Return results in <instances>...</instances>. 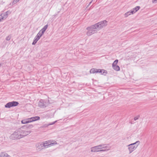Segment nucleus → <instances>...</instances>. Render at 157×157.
<instances>
[{
	"label": "nucleus",
	"instance_id": "aec40b11",
	"mask_svg": "<svg viewBox=\"0 0 157 157\" xmlns=\"http://www.w3.org/2000/svg\"><path fill=\"white\" fill-rule=\"evenodd\" d=\"M131 14H132V13L131 12V10H130V11H128V12H127V13H125L124 14V15L125 16V17H127L128 16L130 15Z\"/></svg>",
	"mask_w": 157,
	"mask_h": 157
},
{
	"label": "nucleus",
	"instance_id": "4be33fe9",
	"mask_svg": "<svg viewBox=\"0 0 157 157\" xmlns=\"http://www.w3.org/2000/svg\"><path fill=\"white\" fill-rule=\"evenodd\" d=\"M30 121H27V120H22L21 122L22 124H25L27 123H29Z\"/></svg>",
	"mask_w": 157,
	"mask_h": 157
},
{
	"label": "nucleus",
	"instance_id": "5701e85b",
	"mask_svg": "<svg viewBox=\"0 0 157 157\" xmlns=\"http://www.w3.org/2000/svg\"><path fill=\"white\" fill-rule=\"evenodd\" d=\"M11 38V36L10 35H9L8 36L6 37V40H10V39Z\"/></svg>",
	"mask_w": 157,
	"mask_h": 157
},
{
	"label": "nucleus",
	"instance_id": "cd10ccee",
	"mask_svg": "<svg viewBox=\"0 0 157 157\" xmlns=\"http://www.w3.org/2000/svg\"><path fill=\"white\" fill-rule=\"evenodd\" d=\"M56 122V121H55V122H53L52 123H50L49 124H48V125H47V126H49V125H52V124H54L55 123V122Z\"/></svg>",
	"mask_w": 157,
	"mask_h": 157
},
{
	"label": "nucleus",
	"instance_id": "7c9ffc66",
	"mask_svg": "<svg viewBox=\"0 0 157 157\" xmlns=\"http://www.w3.org/2000/svg\"><path fill=\"white\" fill-rule=\"evenodd\" d=\"M30 118H28L27 119V121H30V122H32V121H30L31 120H30Z\"/></svg>",
	"mask_w": 157,
	"mask_h": 157
},
{
	"label": "nucleus",
	"instance_id": "9b49d317",
	"mask_svg": "<svg viewBox=\"0 0 157 157\" xmlns=\"http://www.w3.org/2000/svg\"><path fill=\"white\" fill-rule=\"evenodd\" d=\"M140 8V7L139 6H137L135 8H134L132 10H131V12L132 14H133L135 12H137Z\"/></svg>",
	"mask_w": 157,
	"mask_h": 157
},
{
	"label": "nucleus",
	"instance_id": "2eb2a0df",
	"mask_svg": "<svg viewBox=\"0 0 157 157\" xmlns=\"http://www.w3.org/2000/svg\"><path fill=\"white\" fill-rule=\"evenodd\" d=\"M48 26V25H46L41 29L40 31H42V32L44 33V32L47 29Z\"/></svg>",
	"mask_w": 157,
	"mask_h": 157
},
{
	"label": "nucleus",
	"instance_id": "0eeeda50",
	"mask_svg": "<svg viewBox=\"0 0 157 157\" xmlns=\"http://www.w3.org/2000/svg\"><path fill=\"white\" fill-rule=\"evenodd\" d=\"M91 151L92 152H95L99 151H105V150H101L98 145L95 146L91 148Z\"/></svg>",
	"mask_w": 157,
	"mask_h": 157
},
{
	"label": "nucleus",
	"instance_id": "7ed1b4c3",
	"mask_svg": "<svg viewBox=\"0 0 157 157\" xmlns=\"http://www.w3.org/2000/svg\"><path fill=\"white\" fill-rule=\"evenodd\" d=\"M139 141H136L135 143L130 144L127 146L128 149L129 151V154L131 153L134 151L140 144Z\"/></svg>",
	"mask_w": 157,
	"mask_h": 157
},
{
	"label": "nucleus",
	"instance_id": "f257e3e1",
	"mask_svg": "<svg viewBox=\"0 0 157 157\" xmlns=\"http://www.w3.org/2000/svg\"><path fill=\"white\" fill-rule=\"evenodd\" d=\"M107 25V21L106 20H104L96 23L90 27H87L86 29L88 30V31L86 33V34L88 36H90L97 33L98 31L106 26Z\"/></svg>",
	"mask_w": 157,
	"mask_h": 157
},
{
	"label": "nucleus",
	"instance_id": "393cba45",
	"mask_svg": "<svg viewBox=\"0 0 157 157\" xmlns=\"http://www.w3.org/2000/svg\"><path fill=\"white\" fill-rule=\"evenodd\" d=\"M33 127V125L32 124L29 125L27 127L29 128H31Z\"/></svg>",
	"mask_w": 157,
	"mask_h": 157
},
{
	"label": "nucleus",
	"instance_id": "a878e982",
	"mask_svg": "<svg viewBox=\"0 0 157 157\" xmlns=\"http://www.w3.org/2000/svg\"><path fill=\"white\" fill-rule=\"evenodd\" d=\"M139 117H140L139 116H136V117H134V120L136 121V120H137L138 119V118H139Z\"/></svg>",
	"mask_w": 157,
	"mask_h": 157
},
{
	"label": "nucleus",
	"instance_id": "f3484780",
	"mask_svg": "<svg viewBox=\"0 0 157 157\" xmlns=\"http://www.w3.org/2000/svg\"><path fill=\"white\" fill-rule=\"evenodd\" d=\"M113 68L114 70L117 71H119L120 70V67L118 65H117L113 67Z\"/></svg>",
	"mask_w": 157,
	"mask_h": 157
},
{
	"label": "nucleus",
	"instance_id": "c85d7f7f",
	"mask_svg": "<svg viewBox=\"0 0 157 157\" xmlns=\"http://www.w3.org/2000/svg\"><path fill=\"white\" fill-rule=\"evenodd\" d=\"M20 0H14L13 2L14 3H16L17 2H18Z\"/></svg>",
	"mask_w": 157,
	"mask_h": 157
},
{
	"label": "nucleus",
	"instance_id": "2f4dec72",
	"mask_svg": "<svg viewBox=\"0 0 157 157\" xmlns=\"http://www.w3.org/2000/svg\"><path fill=\"white\" fill-rule=\"evenodd\" d=\"M100 70V69H97V70L96 71V73H98V72L99 73Z\"/></svg>",
	"mask_w": 157,
	"mask_h": 157
},
{
	"label": "nucleus",
	"instance_id": "4468645a",
	"mask_svg": "<svg viewBox=\"0 0 157 157\" xmlns=\"http://www.w3.org/2000/svg\"><path fill=\"white\" fill-rule=\"evenodd\" d=\"M40 38L39 37L36 36L33 41V42L32 44V45H34L36 43L37 41L39 40Z\"/></svg>",
	"mask_w": 157,
	"mask_h": 157
},
{
	"label": "nucleus",
	"instance_id": "f8f14e48",
	"mask_svg": "<svg viewBox=\"0 0 157 157\" xmlns=\"http://www.w3.org/2000/svg\"><path fill=\"white\" fill-rule=\"evenodd\" d=\"M10 13L9 11H7L5 13H2L1 15H2L3 19H5L7 17L8 14Z\"/></svg>",
	"mask_w": 157,
	"mask_h": 157
},
{
	"label": "nucleus",
	"instance_id": "c756f323",
	"mask_svg": "<svg viewBox=\"0 0 157 157\" xmlns=\"http://www.w3.org/2000/svg\"><path fill=\"white\" fill-rule=\"evenodd\" d=\"M152 2L154 3H156L157 2V0H153Z\"/></svg>",
	"mask_w": 157,
	"mask_h": 157
},
{
	"label": "nucleus",
	"instance_id": "bb28decb",
	"mask_svg": "<svg viewBox=\"0 0 157 157\" xmlns=\"http://www.w3.org/2000/svg\"><path fill=\"white\" fill-rule=\"evenodd\" d=\"M2 20H4L2 16V15H0V22L2 21Z\"/></svg>",
	"mask_w": 157,
	"mask_h": 157
},
{
	"label": "nucleus",
	"instance_id": "6ab92c4d",
	"mask_svg": "<svg viewBox=\"0 0 157 157\" xmlns=\"http://www.w3.org/2000/svg\"><path fill=\"white\" fill-rule=\"evenodd\" d=\"M118 60L116 59L115 60L112 64V67L117 66V64L118 62Z\"/></svg>",
	"mask_w": 157,
	"mask_h": 157
},
{
	"label": "nucleus",
	"instance_id": "b1692460",
	"mask_svg": "<svg viewBox=\"0 0 157 157\" xmlns=\"http://www.w3.org/2000/svg\"><path fill=\"white\" fill-rule=\"evenodd\" d=\"M99 72H99L100 73H101V74H103V73L104 72V70H100V69Z\"/></svg>",
	"mask_w": 157,
	"mask_h": 157
},
{
	"label": "nucleus",
	"instance_id": "1a4fd4ad",
	"mask_svg": "<svg viewBox=\"0 0 157 157\" xmlns=\"http://www.w3.org/2000/svg\"><path fill=\"white\" fill-rule=\"evenodd\" d=\"M19 131L15 130V131L10 136V138L12 140L19 139L18 136H19L17 134V132Z\"/></svg>",
	"mask_w": 157,
	"mask_h": 157
},
{
	"label": "nucleus",
	"instance_id": "f03ea898",
	"mask_svg": "<svg viewBox=\"0 0 157 157\" xmlns=\"http://www.w3.org/2000/svg\"><path fill=\"white\" fill-rule=\"evenodd\" d=\"M24 126L17 129L16 130L19 131L17 132V134L19 136L18 137L19 139L22 138L24 136L29 134L31 132L30 131H26L24 128Z\"/></svg>",
	"mask_w": 157,
	"mask_h": 157
},
{
	"label": "nucleus",
	"instance_id": "ddd939ff",
	"mask_svg": "<svg viewBox=\"0 0 157 157\" xmlns=\"http://www.w3.org/2000/svg\"><path fill=\"white\" fill-rule=\"evenodd\" d=\"M31 120L30 121H34L40 119V117L38 116H36L30 118V119Z\"/></svg>",
	"mask_w": 157,
	"mask_h": 157
},
{
	"label": "nucleus",
	"instance_id": "473e14b6",
	"mask_svg": "<svg viewBox=\"0 0 157 157\" xmlns=\"http://www.w3.org/2000/svg\"><path fill=\"white\" fill-rule=\"evenodd\" d=\"M93 0H92L89 3V4L87 6V7H89L90 5V4H91V3H92V2H93Z\"/></svg>",
	"mask_w": 157,
	"mask_h": 157
},
{
	"label": "nucleus",
	"instance_id": "a211bd4d",
	"mask_svg": "<svg viewBox=\"0 0 157 157\" xmlns=\"http://www.w3.org/2000/svg\"><path fill=\"white\" fill-rule=\"evenodd\" d=\"M44 33L42 32L40 30L39 31V33H37V35L36 36L39 37L40 38V37L42 36V35L44 34Z\"/></svg>",
	"mask_w": 157,
	"mask_h": 157
},
{
	"label": "nucleus",
	"instance_id": "72a5a7b5",
	"mask_svg": "<svg viewBox=\"0 0 157 157\" xmlns=\"http://www.w3.org/2000/svg\"><path fill=\"white\" fill-rule=\"evenodd\" d=\"M102 149H105V148H102Z\"/></svg>",
	"mask_w": 157,
	"mask_h": 157
},
{
	"label": "nucleus",
	"instance_id": "6e6552de",
	"mask_svg": "<svg viewBox=\"0 0 157 157\" xmlns=\"http://www.w3.org/2000/svg\"><path fill=\"white\" fill-rule=\"evenodd\" d=\"M56 143H53L51 141H47L43 142V146L44 148H47L48 146L56 144Z\"/></svg>",
	"mask_w": 157,
	"mask_h": 157
},
{
	"label": "nucleus",
	"instance_id": "412c9836",
	"mask_svg": "<svg viewBox=\"0 0 157 157\" xmlns=\"http://www.w3.org/2000/svg\"><path fill=\"white\" fill-rule=\"evenodd\" d=\"M97 69L93 68L91 69L90 71V72L91 73H96V71Z\"/></svg>",
	"mask_w": 157,
	"mask_h": 157
},
{
	"label": "nucleus",
	"instance_id": "dca6fc26",
	"mask_svg": "<svg viewBox=\"0 0 157 157\" xmlns=\"http://www.w3.org/2000/svg\"><path fill=\"white\" fill-rule=\"evenodd\" d=\"M9 156L8 154L4 152H2L0 155V157H7Z\"/></svg>",
	"mask_w": 157,
	"mask_h": 157
},
{
	"label": "nucleus",
	"instance_id": "20e7f679",
	"mask_svg": "<svg viewBox=\"0 0 157 157\" xmlns=\"http://www.w3.org/2000/svg\"><path fill=\"white\" fill-rule=\"evenodd\" d=\"M49 103L48 101L41 99L39 101L38 105L40 107L44 108L47 106Z\"/></svg>",
	"mask_w": 157,
	"mask_h": 157
},
{
	"label": "nucleus",
	"instance_id": "39448f33",
	"mask_svg": "<svg viewBox=\"0 0 157 157\" xmlns=\"http://www.w3.org/2000/svg\"><path fill=\"white\" fill-rule=\"evenodd\" d=\"M19 104L17 101H12L7 103L5 105V107L6 108H10L12 107L16 106Z\"/></svg>",
	"mask_w": 157,
	"mask_h": 157
},
{
	"label": "nucleus",
	"instance_id": "423d86ee",
	"mask_svg": "<svg viewBox=\"0 0 157 157\" xmlns=\"http://www.w3.org/2000/svg\"><path fill=\"white\" fill-rule=\"evenodd\" d=\"M108 144H101L98 145L100 150H105V151H108L110 150L111 147L108 146Z\"/></svg>",
	"mask_w": 157,
	"mask_h": 157
},
{
	"label": "nucleus",
	"instance_id": "9d476101",
	"mask_svg": "<svg viewBox=\"0 0 157 157\" xmlns=\"http://www.w3.org/2000/svg\"><path fill=\"white\" fill-rule=\"evenodd\" d=\"M43 142L41 143H38L36 144V147L38 149L41 150L43 149Z\"/></svg>",
	"mask_w": 157,
	"mask_h": 157
}]
</instances>
